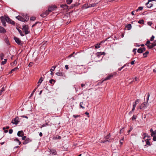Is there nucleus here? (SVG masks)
Masks as SVG:
<instances>
[{"label": "nucleus", "mask_w": 156, "mask_h": 156, "mask_svg": "<svg viewBox=\"0 0 156 156\" xmlns=\"http://www.w3.org/2000/svg\"><path fill=\"white\" fill-rule=\"evenodd\" d=\"M49 150L50 152L52 154H53L54 155H55L57 154V153L55 149H49Z\"/></svg>", "instance_id": "a211bd4d"}, {"label": "nucleus", "mask_w": 156, "mask_h": 156, "mask_svg": "<svg viewBox=\"0 0 156 156\" xmlns=\"http://www.w3.org/2000/svg\"><path fill=\"white\" fill-rule=\"evenodd\" d=\"M31 141V140L30 138H27L23 142V144L25 145L30 142Z\"/></svg>", "instance_id": "9d476101"}, {"label": "nucleus", "mask_w": 156, "mask_h": 156, "mask_svg": "<svg viewBox=\"0 0 156 156\" xmlns=\"http://www.w3.org/2000/svg\"><path fill=\"white\" fill-rule=\"evenodd\" d=\"M136 49L134 48L133 50V52H134V54L135 55L136 53Z\"/></svg>", "instance_id": "bf43d9fd"}, {"label": "nucleus", "mask_w": 156, "mask_h": 156, "mask_svg": "<svg viewBox=\"0 0 156 156\" xmlns=\"http://www.w3.org/2000/svg\"><path fill=\"white\" fill-rule=\"evenodd\" d=\"M126 66H128V65H127V64H125L121 68H119L118 69V70L119 71H120L122 69H123Z\"/></svg>", "instance_id": "7c9ffc66"}, {"label": "nucleus", "mask_w": 156, "mask_h": 156, "mask_svg": "<svg viewBox=\"0 0 156 156\" xmlns=\"http://www.w3.org/2000/svg\"><path fill=\"white\" fill-rule=\"evenodd\" d=\"M126 27L127 28L128 30H130L131 28V25L130 23L128 24L126 26Z\"/></svg>", "instance_id": "bb28decb"}, {"label": "nucleus", "mask_w": 156, "mask_h": 156, "mask_svg": "<svg viewBox=\"0 0 156 156\" xmlns=\"http://www.w3.org/2000/svg\"><path fill=\"white\" fill-rule=\"evenodd\" d=\"M73 117L75 118H77V117H79L80 116V115H73Z\"/></svg>", "instance_id": "13d9d810"}, {"label": "nucleus", "mask_w": 156, "mask_h": 156, "mask_svg": "<svg viewBox=\"0 0 156 156\" xmlns=\"http://www.w3.org/2000/svg\"><path fill=\"white\" fill-rule=\"evenodd\" d=\"M48 125V124L47 123H46L45 124H44L41 125L40 126V128H41L47 126Z\"/></svg>", "instance_id": "4c0bfd02"}, {"label": "nucleus", "mask_w": 156, "mask_h": 156, "mask_svg": "<svg viewBox=\"0 0 156 156\" xmlns=\"http://www.w3.org/2000/svg\"><path fill=\"white\" fill-rule=\"evenodd\" d=\"M133 128L132 126H130V127L128 131V133H129L133 129Z\"/></svg>", "instance_id": "3c124183"}, {"label": "nucleus", "mask_w": 156, "mask_h": 156, "mask_svg": "<svg viewBox=\"0 0 156 156\" xmlns=\"http://www.w3.org/2000/svg\"><path fill=\"white\" fill-rule=\"evenodd\" d=\"M138 23L140 24H144V20H139L138 22Z\"/></svg>", "instance_id": "c03bdc74"}, {"label": "nucleus", "mask_w": 156, "mask_h": 156, "mask_svg": "<svg viewBox=\"0 0 156 156\" xmlns=\"http://www.w3.org/2000/svg\"><path fill=\"white\" fill-rule=\"evenodd\" d=\"M36 18L34 17H32L30 18V20L32 21H34L35 20Z\"/></svg>", "instance_id": "09e8293b"}, {"label": "nucleus", "mask_w": 156, "mask_h": 156, "mask_svg": "<svg viewBox=\"0 0 156 156\" xmlns=\"http://www.w3.org/2000/svg\"><path fill=\"white\" fill-rule=\"evenodd\" d=\"M123 139H124V138H123L122 140H120L119 141L120 143L121 144V145H122L123 143V142L122 141L123 140Z\"/></svg>", "instance_id": "052dcab7"}, {"label": "nucleus", "mask_w": 156, "mask_h": 156, "mask_svg": "<svg viewBox=\"0 0 156 156\" xmlns=\"http://www.w3.org/2000/svg\"><path fill=\"white\" fill-rule=\"evenodd\" d=\"M137 118V116L136 115H134L133 116V117L132 118V120L133 121L134 120L136 119Z\"/></svg>", "instance_id": "a19ab883"}, {"label": "nucleus", "mask_w": 156, "mask_h": 156, "mask_svg": "<svg viewBox=\"0 0 156 156\" xmlns=\"http://www.w3.org/2000/svg\"><path fill=\"white\" fill-rule=\"evenodd\" d=\"M150 96V94L149 93H148L147 95V102L148 103V101L149 100V98Z\"/></svg>", "instance_id": "f704fd0d"}, {"label": "nucleus", "mask_w": 156, "mask_h": 156, "mask_svg": "<svg viewBox=\"0 0 156 156\" xmlns=\"http://www.w3.org/2000/svg\"><path fill=\"white\" fill-rule=\"evenodd\" d=\"M137 52L140 53H141L143 52V51L142 50L141 48H140L138 49Z\"/></svg>", "instance_id": "c9c22d12"}, {"label": "nucleus", "mask_w": 156, "mask_h": 156, "mask_svg": "<svg viewBox=\"0 0 156 156\" xmlns=\"http://www.w3.org/2000/svg\"><path fill=\"white\" fill-rule=\"evenodd\" d=\"M137 104V103H136V102H134L133 103V107L135 108L136 107V106Z\"/></svg>", "instance_id": "8fccbe9b"}, {"label": "nucleus", "mask_w": 156, "mask_h": 156, "mask_svg": "<svg viewBox=\"0 0 156 156\" xmlns=\"http://www.w3.org/2000/svg\"><path fill=\"white\" fill-rule=\"evenodd\" d=\"M56 75L57 76H60L65 77V75L64 73L59 72H58L56 73H55Z\"/></svg>", "instance_id": "f8f14e48"}, {"label": "nucleus", "mask_w": 156, "mask_h": 156, "mask_svg": "<svg viewBox=\"0 0 156 156\" xmlns=\"http://www.w3.org/2000/svg\"><path fill=\"white\" fill-rule=\"evenodd\" d=\"M43 80V78L42 77H41L39 79L38 82H37V84H38L39 83H41Z\"/></svg>", "instance_id": "c756f323"}, {"label": "nucleus", "mask_w": 156, "mask_h": 156, "mask_svg": "<svg viewBox=\"0 0 156 156\" xmlns=\"http://www.w3.org/2000/svg\"><path fill=\"white\" fill-rule=\"evenodd\" d=\"M151 45L148 46V48L149 49H152L155 46V45L153 43H151Z\"/></svg>", "instance_id": "a878e982"}, {"label": "nucleus", "mask_w": 156, "mask_h": 156, "mask_svg": "<svg viewBox=\"0 0 156 156\" xmlns=\"http://www.w3.org/2000/svg\"><path fill=\"white\" fill-rule=\"evenodd\" d=\"M112 156H119V155L117 152H114L112 154Z\"/></svg>", "instance_id": "473e14b6"}, {"label": "nucleus", "mask_w": 156, "mask_h": 156, "mask_svg": "<svg viewBox=\"0 0 156 156\" xmlns=\"http://www.w3.org/2000/svg\"><path fill=\"white\" fill-rule=\"evenodd\" d=\"M37 88H36L35 89H34V90H33V92H32V93L31 94V96H31L33 94H34V93L36 91V89Z\"/></svg>", "instance_id": "5fc2aeb1"}, {"label": "nucleus", "mask_w": 156, "mask_h": 156, "mask_svg": "<svg viewBox=\"0 0 156 156\" xmlns=\"http://www.w3.org/2000/svg\"><path fill=\"white\" fill-rule=\"evenodd\" d=\"M153 1L155 2V0H148V2L145 4V5L148 8H150L151 7H153L154 5L156 4V3H153Z\"/></svg>", "instance_id": "f03ea898"}, {"label": "nucleus", "mask_w": 156, "mask_h": 156, "mask_svg": "<svg viewBox=\"0 0 156 156\" xmlns=\"http://www.w3.org/2000/svg\"><path fill=\"white\" fill-rule=\"evenodd\" d=\"M16 18L18 20L24 22H27L29 19V16L26 14H23L22 15V16H16Z\"/></svg>", "instance_id": "f257e3e1"}, {"label": "nucleus", "mask_w": 156, "mask_h": 156, "mask_svg": "<svg viewBox=\"0 0 156 156\" xmlns=\"http://www.w3.org/2000/svg\"><path fill=\"white\" fill-rule=\"evenodd\" d=\"M55 81V80L53 79H51L49 81V82L50 83H51L52 84V82L53 81Z\"/></svg>", "instance_id": "e2e57ef3"}, {"label": "nucleus", "mask_w": 156, "mask_h": 156, "mask_svg": "<svg viewBox=\"0 0 156 156\" xmlns=\"http://www.w3.org/2000/svg\"><path fill=\"white\" fill-rule=\"evenodd\" d=\"M24 133L22 130L19 131L17 133V135L19 136H22L24 135Z\"/></svg>", "instance_id": "dca6fc26"}, {"label": "nucleus", "mask_w": 156, "mask_h": 156, "mask_svg": "<svg viewBox=\"0 0 156 156\" xmlns=\"http://www.w3.org/2000/svg\"><path fill=\"white\" fill-rule=\"evenodd\" d=\"M82 8L84 9H86L88 8H90L89 3H86L84 4L82 7Z\"/></svg>", "instance_id": "4be33fe9"}, {"label": "nucleus", "mask_w": 156, "mask_h": 156, "mask_svg": "<svg viewBox=\"0 0 156 156\" xmlns=\"http://www.w3.org/2000/svg\"><path fill=\"white\" fill-rule=\"evenodd\" d=\"M147 103L145 102H144L142 103L140 106V109H143L144 110L145 109V108L147 106Z\"/></svg>", "instance_id": "1a4fd4ad"}, {"label": "nucleus", "mask_w": 156, "mask_h": 156, "mask_svg": "<svg viewBox=\"0 0 156 156\" xmlns=\"http://www.w3.org/2000/svg\"><path fill=\"white\" fill-rule=\"evenodd\" d=\"M96 5V3H93L92 4H89V7H94Z\"/></svg>", "instance_id": "37998d69"}, {"label": "nucleus", "mask_w": 156, "mask_h": 156, "mask_svg": "<svg viewBox=\"0 0 156 156\" xmlns=\"http://www.w3.org/2000/svg\"><path fill=\"white\" fill-rule=\"evenodd\" d=\"M149 53V51H146L145 53H144L143 54V55L144 56V57H147V55Z\"/></svg>", "instance_id": "e433bc0d"}, {"label": "nucleus", "mask_w": 156, "mask_h": 156, "mask_svg": "<svg viewBox=\"0 0 156 156\" xmlns=\"http://www.w3.org/2000/svg\"><path fill=\"white\" fill-rule=\"evenodd\" d=\"M0 32L5 34L6 32V30L3 27L0 26Z\"/></svg>", "instance_id": "f3484780"}, {"label": "nucleus", "mask_w": 156, "mask_h": 156, "mask_svg": "<svg viewBox=\"0 0 156 156\" xmlns=\"http://www.w3.org/2000/svg\"><path fill=\"white\" fill-rule=\"evenodd\" d=\"M150 41H149V40L147 41L146 42V43L145 44V45L147 46L148 48V46H150V45H149V44H151V43H150Z\"/></svg>", "instance_id": "ea45409f"}, {"label": "nucleus", "mask_w": 156, "mask_h": 156, "mask_svg": "<svg viewBox=\"0 0 156 156\" xmlns=\"http://www.w3.org/2000/svg\"><path fill=\"white\" fill-rule=\"evenodd\" d=\"M33 62H30L29 63V65H28V66L29 67H31V66H32L33 65Z\"/></svg>", "instance_id": "680f3d73"}, {"label": "nucleus", "mask_w": 156, "mask_h": 156, "mask_svg": "<svg viewBox=\"0 0 156 156\" xmlns=\"http://www.w3.org/2000/svg\"><path fill=\"white\" fill-rule=\"evenodd\" d=\"M19 120V117H16L15 118L12 119L11 123L13 124L17 125L20 122Z\"/></svg>", "instance_id": "20e7f679"}, {"label": "nucleus", "mask_w": 156, "mask_h": 156, "mask_svg": "<svg viewBox=\"0 0 156 156\" xmlns=\"http://www.w3.org/2000/svg\"><path fill=\"white\" fill-rule=\"evenodd\" d=\"M5 42L7 44H9V41L8 39H6L5 40Z\"/></svg>", "instance_id": "4d7b16f0"}, {"label": "nucleus", "mask_w": 156, "mask_h": 156, "mask_svg": "<svg viewBox=\"0 0 156 156\" xmlns=\"http://www.w3.org/2000/svg\"><path fill=\"white\" fill-rule=\"evenodd\" d=\"M17 29L18 30V31H19V33L20 34L21 36H23L25 35V34L24 33H23L22 31L20 30L19 29L17 28Z\"/></svg>", "instance_id": "5701e85b"}, {"label": "nucleus", "mask_w": 156, "mask_h": 156, "mask_svg": "<svg viewBox=\"0 0 156 156\" xmlns=\"http://www.w3.org/2000/svg\"><path fill=\"white\" fill-rule=\"evenodd\" d=\"M26 136H24L23 135L22 136V140H25L26 139Z\"/></svg>", "instance_id": "6e6d98bb"}, {"label": "nucleus", "mask_w": 156, "mask_h": 156, "mask_svg": "<svg viewBox=\"0 0 156 156\" xmlns=\"http://www.w3.org/2000/svg\"><path fill=\"white\" fill-rule=\"evenodd\" d=\"M73 0H66V2L68 4H70L72 2Z\"/></svg>", "instance_id": "a18cd8bd"}, {"label": "nucleus", "mask_w": 156, "mask_h": 156, "mask_svg": "<svg viewBox=\"0 0 156 156\" xmlns=\"http://www.w3.org/2000/svg\"><path fill=\"white\" fill-rule=\"evenodd\" d=\"M13 130L12 129H10L9 130V133L11 134L12 133Z\"/></svg>", "instance_id": "0e129e2a"}, {"label": "nucleus", "mask_w": 156, "mask_h": 156, "mask_svg": "<svg viewBox=\"0 0 156 156\" xmlns=\"http://www.w3.org/2000/svg\"><path fill=\"white\" fill-rule=\"evenodd\" d=\"M138 9L139 10H141L143 9V7H139L138 8Z\"/></svg>", "instance_id": "338daca9"}, {"label": "nucleus", "mask_w": 156, "mask_h": 156, "mask_svg": "<svg viewBox=\"0 0 156 156\" xmlns=\"http://www.w3.org/2000/svg\"><path fill=\"white\" fill-rule=\"evenodd\" d=\"M143 134L144 135V137L143 138V140H142V142H144V141H146V138L147 137L148 138H150V136L147 135V134L146 133H144Z\"/></svg>", "instance_id": "6ab92c4d"}, {"label": "nucleus", "mask_w": 156, "mask_h": 156, "mask_svg": "<svg viewBox=\"0 0 156 156\" xmlns=\"http://www.w3.org/2000/svg\"><path fill=\"white\" fill-rule=\"evenodd\" d=\"M104 41H102L100 43H98L97 44L94 45L95 48L96 49H98L100 47V45H101V44L103 43Z\"/></svg>", "instance_id": "412c9836"}, {"label": "nucleus", "mask_w": 156, "mask_h": 156, "mask_svg": "<svg viewBox=\"0 0 156 156\" xmlns=\"http://www.w3.org/2000/svg\"><path fill=\"white\" fill-rule=\"evenodd\" d=\"M84 104H83V103L82 102H81L80 104V106L81 108H82L83 109H84L85 108L84 107Z\"/></svg>", "instance_id": "c85d7f7f"}, {"label": "nucleus", "mask_w": 156, "mask_h": 156, "mask_svg": "<svg viewBox=\"0 0 156 156\" xmlns=\"http://www.w3.org/2000/svg\"><path fill=\"white\" fill-rule=\"evenodd\" d=\"M61 138V137L60 136L56 135L54 136L53 138V139L55 140L57 139H60Z\"/></svg>", "instance_id": "393cba45"}, {"label": "nucleus", "mask_w": 156, "mask_h": 156, "mask_svg": "<svg viewBox=\"0 0 156 156\" xmlns=\"http://www.w3.org/2000/svg\"><path fill=\"white\" fill-rule=\"evenodd\" d=\"M5 88L3 87L0 90V95H1L2 92L5 90Z\"/></svg>", "instance_id": "58836bf2"}, {"label": "nucleus", "mask_w": 156, "mask_h": 156, "mask_svg": "<svg viewBox=\"0 0 156 156\" xmlns=\"http://www.w3.org/2000/svg\"><path fill=\"white\" fill-rule=\"evenodd\" d=\"M116 72H114L108 75V80L113 78L114 76H116Z\"/></svg>", "instance_id": "0eeeda50"}, {"label": "nucleus", "mask_w": 156, "mask_h": 156, "mask_svg": "<svg viewBox=\"0 0 156 156\" xmlns=\"http://www.w3.org/2000/svg\"><path fill=\"white\" fill-rule=\"evenodd\" d=\"M108 142H109V141L111 142V141H112V140H113L114 139V138H113V137L112 138H110L111 135H110V133L109 134H108Z\"/></svg>", "instance_id": "b1692460"}, {"label": "nucleus", "mask_w": 156, "mask_h": 156, "mask_svg": "<svg viewBox=\"0 0 156 156\" xmlns=\"http://www.w3.org/2000/svg\"><path fill=\"white\" fill-rule=\"evenodd\" d=\"M57 8V7L55 5H51L48 8V11L49 12H51L52 11H53L56 9Z\"/></svg>", "instance_id": "6e6552de"}, {"label": "nucleus", "mask_w": 156, "mask_h": 156, "mask_svg": "<svg viewBox=\"0 0 156 156\" xmlns=\"http://www.w3.org/2000/svg\"><path fill=\"white\" fill-rule=\"evenodd\" d=\"M49 12L48 10H46L45 12L43 13L41 15V16L42 17H44L48 14Z\"/></svg>", "instance_id": "9b49d317"}, {"label": "nucleus", "mask_w": 156, "mask_h": 156, "mask_svg": "<svg viewBox=\"0 0 156 156\" xmlns=\"http://www.w3.org/2000/svg\"><path fill=\"white\" fill-rule=\"evenodd\" d=\"M1 21L2 23L3 26L4 27H6V23L5 22L6 21V17H5V18H4L3 16H2L1 17Z\"/></svg>", "instance_id": "423d86ee"}, {"label": "nucleus", "mask_w": 156, "mask_h": 156, "mask_svg": "<svg viewBox=\"0 0 156 156\" xmlns=\"http://www.w3.org/2000/svg\"><path fill=\"white\" fill-rule=\"evenodd\" d=\"M19 68L18 67H15V68L12 69V71H13V72L14 71H16L18 70L19 69Z\"/></svg>", "instance_id": "de8ad7c7"}, {"label": "nucleus", "mask_w": 156, "mask_h": 156, "mask_svg": "<svg viewBox=\"0 0 156 156\" xmlns=\"http://www.w3.org/2000/svg\"><path fill=\"white\" fill-rule=\"evenodd\" d=\"M133 80H135V81H137L138 80V78L136 77H135L133 79Z\"/></svg>", "instance_id": "774afa93"}, {"label": "nucleus", "mask_w": 156, "mask_h": 156, "mask_svg": "<svg viewBox=\"0 0 156 156\" xmlns=\"http://www.w3.org/2000/svg\"><path fill=\"white\" fill-rule=\"evenodd\" d=\"M150 131L151 133V136H153L155 135V134H156V130L154 131L153 129L151 128L150 129Z\"/></svg>", "instance_id": "4468645a"}, {"label": "nucleus", "mask_w": 156, "mask_h": 156, "mask_svg": "<svg viewBox=\"0 0 156 156\" xmlns=\"http://www.w3.org/2000/svg\"><path fill=\"white\" fill-rule=\"evenodd\" d=\"M0 58H1V59L2 60H3V57L4 56V55L3 54V53H1V54H0Z\"/></svg>", "instance_id": "49530a36"}, {"label": "nucleus", "mask_w": 156, "mask_h": 156, "mask_svg": "<svg viewBox=\"0 0 156 156\" xmlns=\"http://www.w3.org/2000/svg\"><path fill=\"white\" fill-rule=\"evenodd\" d=\"M3 60H4V61H2L1 63V64L3 65L5 64L6 63V62L7 61V59H4Z\"/></svg>", "instance_id": "2f4dec72"}, {"label": "nucleus", "mask_w": 156, "mask_h": 156, "mask_svg": "<svg viewBox=\"0 0 156 156\" xmlns=\"http://www.w3.org/2000/svg\"><path fill=\"white\" fill-rule=\"evenodd\" d=\"M61 7L64 9H67L68 8V6L67 5H61Z\"/></svg>", "instance_id": "cd10ccee"}, {"label": "nucleus", "mask_w": 156, "mask_h": 156, "mask_svg": "<svg viewBox=\"0 0 156 156\" xmlns=\"http://www.w3.org/2000/svg\"><path fill=\"white\" fill-rule=\"evenodd\" d=\"M56 66H53L50 69V71H54L55 68Z\"/></svg>", "instance_id": "79ce46f5"}, {"label": "nucleus", "mask_w": 156, "mask_h": 156, "mask_svg": "<svg viewBox=\"0 0 156 156\" xmlns=\"http://www.w3.org/2000/svg\"><path fill=\"white\" fill-rule=\"evenodd\" d=\"M153 140L154 141H156V135L153 136Z\"/></svg>", "instance_id": "864d4df0"}, {"label": "nucleus", "mask_w": 156, "mask_h": 156, "mask_svg": "<svg viewBox=\"0 0 156 156\" xmlns=\"http://www.w3.org/2000/svg\"><path fill=\"white\" fill-rule=\"evenodd\" d=\"M6 21L7 23L11 24L12 25H14L15 24V22L10 19L8 16L6 17Z\"/></svg>", "instance_id": "39448f33"}, {"label": "nucleus", "mask_w": 156, "mask_h": 156, "mask_svg": "<svg viewBox=\"0 0 156 156\" xmlns=\"http://www.w3.org/2000/svg\"><path fill=\"white\" fill-rule=\"evenodd\" d=\"M14 140L15 141H16V142H18L19 143V145L21 144V142H20L17 138H16L14 139Z\"/></svg>", "instance_id": "72a5a7b5"}, {"label": "nucleus", "mask_w": 156, "mask_h": 156, "mask_svg": "<svg viewBox=\"0 0 156 156\" xmlns=\"http://www.w3.org/2000/svg\"><path fill=\"white\" fill-rule=\"evenodd\" d=\"M154 36H153V35H152V37H151V39H150V41H153L154 40Z\"/></svg>", "instance_id": "603ef678"}, {"label": "nucleus", "mask_w": 156, "mask_h": 156, "mask_svg": "<svg viewBox=\"0 0 156 156\" xmlns=\"http://www.w3.org/2000/svg\"><path fill=\"white\" fill-rule=\"evenodd\" d=\"M22 30L25 33V34H27L30 32L29 30V28L27 25H24L23 26Z\"/></svg>", "instance_id": "7ed1b4c3"}, {"label": "nucleus", "mask_w": 156, "mask_h": 156, "mask_svg": "<svg viewBox=\"0 0 156 156\" xmlns=\"http://www.w3.org/2000/svg\"><path fill=\"white\" fill-rule=\"evenodd\" d=\"M150 138H147L146 139V144L145 145L146 146L147 145V146H151L150 143L149 141Z\"/></svg>", "instance_id": "aec40b11"}, {"label": "nucleus", "mask_w": 156, "mask_h": 156, "mask_svg": "<svg viewBox=\"0 0 156 156\" xmlns=\"http://www.w3.org/2000/svg\"><path fill=\"white\" fill-rule=\"evenodd\" d=\"M147 23L148 25H149L150 26H151V25H152V23L151 22H148Z\"/></svg>", "instance_id": "69168bd1"}, {"label": "nucleus", "mask_w": 156, "mask_h": 156, "mask_svg": "<svg viewBox=\"0 0 156 156\" xmlns=\"http://www.w3.org/2000/svg\"><path fill=\"white\" fill-rule=\"evenodd\" d=\"M14 39L15 40V42L19 45H20L21 42V40L18 38L16 37H14Z\"/></svg>", "instance_id": "ddd939ff"}, {"label": "nucleus", "mask_w": 156, "mask_h": 156, "mask_svg": "<svg viewBox=\"0 0 156 156\" xmlns=\"http://www.w3.org/2000/svg\"><path fill=\"white\" fill-rule=\"evenodd\" d=\"M105 53L104 52H98L95 54V55H96L97 56V57H99L101 55H105Z\"/></svg>", "instance_id": "2eb2a0df"}]
</instances>
